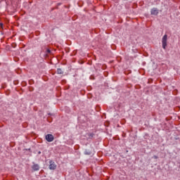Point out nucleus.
Returning a JSON list of instances; mask_svg holds the SVG:
<instances>
[{"label":"nucleus","instance_id":"f257e3e1","mask_svg":"<svg viewBox=\"0 0 180 180\" xmlns=\"http://www.w3.org/2000/svg\"><path fill=\"white\" fill-rule=\"evenodd\" d=\"M168 39V36L167 34H165L162 39V49L165 50L167 48V40Z\"/></svg>","mask_w":180,"mask_h":180},{"label":"nucleus","instance_id":"f03ea898","mask_svg":"<svg viewBox=\"0 0 180 180\" xmlns=\"http://www.w3.org/2000/svg\"><path fill=\"white\" fill-rule=\"evenodd\" d=\"M46 140L49 141V143H51V141H53V140H54V136H53V135L51 134H47L46 136Z\"/></svg>","mask_w":180,"mask_h":180},{"label":"nucleus","instance_id":"7ed1b4c3","mask_svg":"<svg viewBox=\"0 0 180 180\" xmlns=\"http://www.w3.org/2000/svg\"><path fill=\"white\" fill-rule=\"evenodd\" d=\"M49 169H56V168H57V165H56V163H54V162L51 160L49 162Z\"/></svg>","mask_w":180,"mask_h":180},{"label":"nucleus","instance_id":"20e7f679","mask_svg":"<svg viewBox=\"0 0 180 180\" xmlns=\"http://www.w3.org/2000/svg\"><path fill=\"white\" fill-rule=\"evenodd\" d=\"M158 10L157 9V8H153L151 9L150 13L151 15H154L155 16H157V15H158Z\"/></svg>","mask_w":180,"mask_h":180},{"label":"nucleus","instance_id":"39448f33","mask_svg":"<svg viewBox=\"0 0 180 180\" xmlns=\"http://www.w3.org/2000/svg\"><path fill=\"white\" fill-rule=\"evenodd\" d=\"M32 168L33 171H39L40 169V166L37 164H34L32 166Z\"/></svg>","mask_w":180,"mask_h":180},{"label":"nucleus","instance_id":"423d86ee","mask_svg":"<svg viewBox=\"0 0 180 180\" xmlns=\"http://www.w3.org/2000/svg\"><path fill=\"white\" fill-rule=\"evenodd\" d=\"M57 73L58 74H63V72L61 69L59 68V69L57 70Z\"/></svg>","mask_w":180,"mask_h":180},{"label":"nucleus","instance_id":"0eeeda50","mask_svg":"<svg viewBox=\"0 0 180 180\" xmlns=\"http://www.w3.org/2000/svg\"><path fill=\"white\" fill-rule=\"evenodd\" d=\"M88 136H89V138L93 139L94 136H95V134H88Z\"/></svg>","mask_w":180,"mask_h":180},{"label":"nucleus","instance_id":"6e6552de","mask_svg":"<svg viewBox=\"0 0 180 180\" xmlns=\"http://www.w3.org/2000/svg\"><path fill=\"white\" fill-rule=\"evenodd\" d=\"M46 53H47L48 54H50V53H51V51L50 49H47V50H46Z\"/></svg>","mask_w":180,"mask_h":180},{"label":"nucleus","instance_id":"1a4fd4ad","mask_svg":"<svg viewBox=\"0 0 180 180\" xmlns=\"http://www.w3.org/2000/svg\"><path fill=\"white\" fill-rule=\"evenodd\" d=\"M153 158H155V160H157V158H158V156L154 155V156H153Z\"/></svg>","mask_w":180,"mask_h":180},{"label":"nucleus","instance_id":"9d476101","mask_svg":"<svg viewBox=\"0 0 180 180\" xmlns=\"http://www.w3.org/2000/svg\"><path fill=\"white\" fill-rule=\"evenodd\" d=\"M85 154L90 155L91 153H86V151H85Z\"/></svg>","mask_w":180,"mask_h":180},{"label":"nucleus","instance_id":"9b49d317","mask_svg":"<svg viewBox=\"0 0 180 180\" xmlns=\"http://www.w3.org/2000/svg\"><path fill=\"white\" fill-rule=\"evenodd\" d=\"M38 154H41V152H40V151H39V152H38Z\"/></svg>","mask_w":180,"mask_h":180}]
</instances>
